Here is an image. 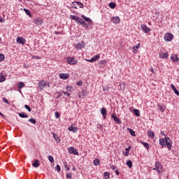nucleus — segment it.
Returning <instances> with one entry per match:
<instances>
[{"label": "nucleus", "instance_id": "f257e3e1", "mask_svg": "<svg viewBox=\"0 0 179 179\" xmlns=\"http://www.w3.org/2000/svg\"><path fill=\"white\" fill-rule=\"evenodd\" d=\"M159 145L164 148L167 146L168 149H171V139L169 137L159 139Z\"/></svg>", "mask_w": 179, "mask_h": 179}, {"label": "nucleus", "instance_id": "f03ea898", "mask_svg": "<svg viewBox=\"0 0 179 179\" xmlns=\"http://www.w3.org/2000/svg\"><path fill=\"white\" fill-rule=\"evenodd\" d=\"M152 170L157 171L160 174L163 171V165L159 162H155V167Z\"/></svg>", "mask_w": 179, "mask_h": 179}, {"label": "nucleus", "instance_id": "7ed1b4c3", "mask_svg": "<svg viewBox=\"0 0 179 179\" xmlns=\"http://www.w3.org/2000/svg\"><path fill=\"white\" fill-rule=\"evenodd\" d=\"M68 152L71 155H75L76 156H79V152L78 151V150H76L73 147H69L68 148Z\"/></svg>", "mask_w": 179, "mask_h": 179}, {"label": "nucleus", "instance_id": "20e7f679", "mask_svg": "<svg viewBox=\"0 0 179 179\" xmlns=\"http://www.w3.org/2000/svg\"><path fill=\"white\" fill-rule=\"evenodd\" d=\"M173 37H174L173 34L166 33L164 34V40H165V41H171V40H173Z\"/></svg>", "mask_w": 179, "mask_h": 179}, {"label": "nucleus", "instance_id": "39448f33", "mask_svg": "<svg viewBox=\"0 0 179 179\" xmlns=\"http://www.w3.org/2000/svg\"><path fill=\"white\" fill-rule=\"evenodd\" d=\"M66 61L69 65H76L78 64V60L75 59L73 57H67Z\"/></svg>", "mask_w": 179, "mask_h": 179}, {"label": "nucleus", "instance_id": "423d86ee", "mask_svg": "<svg viewBox=\"0 0 179 179\" xmlns=\"http://www.w3.org/2000/svg\"><path fill=\"white\" fill-rule=\"evenodd\" d=\"M141 29L144 31V33H145V34H149V33H150V29H149L148 26L143 24L141 25Z\"/></svg>", "mask_w": 179, "mask_h": 179}, {"label": "nucleus", "instance_id": "0eeeda50", "mask_svg": "<svg viewBox=\"0 0 179 179\" xmlns=\"http://www.w3.org/2000/svg\"><path fill=\"white\" fill-rule=\"evenodd\" d=\"M17 44H26V39L23 37L17 36Z\"/></svg>", "mask_w": 179, "mask_h": 179}, {"label": "nucleus", "instance_id": "6e6552de", "mask_svg": "<svg viewBox=\"0 0 179 179\" xmlns=\"http://www.w3.org/2000/svg\"><path fill=\"white\" fill-rule=\"evenodd\" d=\"M43 18L41 17H36L34 20V22L35 23V24H36L37 26H40V24H43Z\"/></svg>", "mask_w": 179, "mask_h": 179}, {"label": "nucleus", "instance_id": "1a4fd4ad", "mask_svg": "<svg viewBox=\"0 0 179 179\" xmlns=\"http://www.w3.org/2000/svg\"><path fill=\"white\" fill-rule=\"evenodd\" d=\"M45 86H47V83H45V81L44 80H43L38 83V87L41 90H43V89H44V87H45Z\"/></svg>", "mask_w": 179, "mask_h": 179}, {"label": "nucleus", "instance_id": "9d476101", "mask_svg": "<svg viewBox=\"0 0 179 179\" xmlns=\"http://www.w3.org/2000/svg\"><path fill=\"white\" fill-rule=\"evenodd\" d=\"M101 114L103 115V119L106 120V118H107V109L102 108L101 109Z\"/></svg>", "mask_w": 179, "mask_h": 179}, {"label": "nucleus", "instance_id": "9b49d317", "mask_svg": "<svg viewBox=\"0 0 179 179\" xmlns=\"http://www.w3.org/2000/svg\"><path fill=\"white\" fill-rule=\"evenodd\" d=\"M59 76L60 79H63L64 80H66V79H69V73H60Z\"/></svg>", "mask_w": 179, "mask_h": 179}, {"label": "nucleus", "instance_id": "f8f14e48", "mask_svg": "<svg viewBox=\"0 0 179 179\" xmlns=\"http://www.w3.org/2000/svg\"><path fill=\"white\" fill-rule=\"evenodd\" d=\"M111 117L115 121V122H116V124H122V122H121V120H120V118H118L115 115L112 114Z\"/></svg>", "mask_w": 179, "mask_h": 179}, {"label": "nucleus", "instance_id": "ddd939ff", "mask_svg": "<svg viewBox=\"0 0 179 179\" xmlns=\"http://www.w3.org/2000/svg\"><path fill=\"white\" fill-rule=\"evenodd\" d=\"M111 20L113 23H115V24L120 23V22L121 21L120 20V17L118 16L112 17Z\"/></svg>", "mask_w": 179, "mask_h": 179}, {"label": "nucleus", "instance_id": "4468645a", "mask_svg": "<svg viewBox=\"0 0 179 179\" xmlns=\"http://www.w3.org/2000/svg\"><path fill=\"white\" fill-rule=\"evenodd\" d=\"M81 17H82V19H84V20H85V22H87V23H89L90 24H92L93 21H92L90 18H89V17L85 16L84 15H81Z\"/></svg>", "mask_w": 179, "mask_h": 179}, {"label": "nucleus", "instance_id": "2eb2a0df", "mask_svg": "<svg viewBox=\"0 0 179 179\" xmlns=\"http://www.w3.org/2000/svg\"><path fill=\"white\" fill-rule=\"evenodd\" d=\"M85 43H78L75 45V48H76V50H82V48H85Z\"/></svg>", "mask_w": 179, "mask_h": 179}, {"label": "nucleus", "instance_id": "dca6fc26", "mask_svg": "<svg viewBox=\"0 0 179 179\" xmlns=\"http://www.w3.org/2000/svg\"><path fill=\"white\" fill-rule=\"evenodd\" d=\"M148 136L151 138V139H153V138H155V132H153V131L151 129L148 130Z\"/></svg>", "mask_w": 179, "mask_h": 179}, {"label": "nucleus", "instance_id": "f3484780", "mask_svg": "<svg viewBox=\"0 0 179 179\" xmlns=\"http://www.w3.org/2000/svg\"><path fill=\"white\" fill-rule=\"evenodd\" d=\"M68 130L70 132H73V133L78 132V127H74L73 126H70V127H69Z\"/></svg>", "mask_w": 179, "mask_h": 179}, {"label": "nucleus", "instance_id": "a211bd4d", "mask_svg": "<svg viewBox=\"0 0 179 179\" xmlns=\"http://www.w3.org/2000/svg\"><path fill=\"white\" fill-rule=\"evenodd\" d=\"M159 57L162 58V59H164V58H168L169 52H166L165 53L161 52L159 54Z\"/></svg>", "mask_w": 179, "mask_h": 179}, {"label": "nucleus", "instance_id": "6ab92c4d", "mask_svg": "<svg viewBox=\"0 0 179 179\" xmlns=\"http://www.w3.org/2000/svg\"><path fill=\"white\" fill-rule=\"evenodd\" d=\"M33 167L37 169V167H40V161L38 159H35L34 162L32 164Z\"/></svg>", "mask_w": 179, "mask_h": 179}, {"label": "nucleus", "instance_id": "aec40b11", "mask_svg": "<svg viewBox=\"0 0 179 179\" xmlns=\"http://www.w3.org/2000/svg\"><path fill=\"white\" fill-rule=\"evenodd\" d=\"M171 89H172V90H173L175 94H176V96H179V92L177 90V88H176V86H174V85L171 84Z\"/></svg>", "mask_w": 179, "mask_h": 179}, {"label": "nucleus", "instance_id": "412c9836", "mask_svg": "<svg viewBox=\"0 0 179 179\" xmlns=\"http://www.w3.org/2000/svg\"><path fill=\"white\" fill-rule=\"evenodd\" d=\"M171 61H173V62H178L179 60L176 55H172L171 57Z\"/></svg>", "mask_w": 179, "mask_h": 179}, {"label": "nucleus", "instance_id": "4be33fe9", "mask_svg": "<svg viewBox=\"0 0 179 179\" xmlns=\"http://www.w3.org/2000/svg\"><path fill=\"white\" fill-rule=\"evenodd\" d=\"M18 115L20 118H29V115L24 113V112L19 113Z\"/></svg>", "mask_w": 179, "mask_h": 179}, {"label": "nucleus", "instance_id": "5701e85b", "mask_svg": "<svg viewBox=\"0 0 179 179\" xmlns=\"http://www.w3.org/2000/svg\"><path fill=\"white\" fill-rule=\"evenodd\" d=\"M133 113L136 117H140L141 116V111L138 109H134Z\"/></svg>", "mask_w": 179, "mask_h": 179}, {"label": "nucleus", "instance_id": "b1692460", "mask_svg": "<svg viewBox=\"0 0 179 179\" xmlns=\"http://www.w3.org/2000/svg\"><path fill=\"white\" fill-rule=\"evenodd\" d=\"M25 85H24V83L23 82H19L17 83V89L20 90V89H23V87H24Z\"/></svg>", "mask_w": 179, "mask_h": 179}, {"label": "nucleus", "instance_id": "393cba45", "mask_svg": "<svg viewBox=\"0 0 179 179\" xmlns=\"http://www.w3.org/2000/svg\"><path fill=\"white\" fill-rule=\"evenodd\" d=\"M52 135L55 141H58V142H61V138H59V136H58V134H56L55 133H52Z\"/></svg>", "mask_w": 179, "mask_h": 179}, {"label": "nucleus", "instance_id": "a878e982", "mask_svg": "<svg viewBox=\"0 0 179 179\" xmlns=\"http://www.w3.org/2000/svg\"><path fill=\"white\" fill-rule=\"evenodd\" d=\"M140 143H141V145H143L144 148H145V149H149V148H150V145L148 143H145L143 141H140Z\"/></svg>", "mask_w": 179, "mask_h": 179}, {"label": "nucleus", "instance_id": "bb28decb", "mask_svg": "<svg viewBox=\"0 0 179 179\" xmlns=\"http://www.w3.org/2000/svg\"><path fill=\"white\" fill-rule=\"evenodd\" d=\"M127 131H129L130 135H131V136H136V135L135 134V131H134L132 129H130L129 127L127 128Z\"/></svg>", "mask_w": 179, "mask_h": 179}, {"label": "nucleus", "instance_id": "cd10ccee", "mask_svg": "<svg viewBox=\"0 0 179 179\" xmlns=\"http://www.w3.org/2000/svg\"><path fill=\"white\" fill-rule=\"evenodd\" d=\"M80 24H82V26H83V27H85V29H88L89 25H87V23H86V22L83 21V20H81V22H80Z\"/></svg>", "mask_w": 179, "mask_h": 179}, {"label": "nucleus", "instance_id": "c85d7f7f", "mask_svg": "<svg viewBox=\"0 0 179 179\" xmlns=\"http://www.w3.org/2000/svg\"><path fill=\"white\" fill-rule=\"evenodd\" d=\"M5 80H6L5 76L3 73H0V82L2 83V82H5Z\"/></svg>", "mask_w": 179, "mask_h": 179}, {"label": "nucleus", "instance_id": "c756f323", "mask_svg": "<svg viewBox=\"0 0 179 179\" xmlns=\"http://www.w3.org/2000/svg\"><path fill=\"white\" fill-rule=\"evenodd\" d=\"M134 52L136 53L138 50V48H141V43H138L136 45L134 46Z\"/></svg>", "mask_w": 179, "mask_h": 179}, {"label": "nucleus", "instance_id": "7c9ffc66", "mask_svg": "<svg viewBox=\"0 0 179 179\" xmlns=\"http://www.w3.org/2000/svg\"><path fill=\"white\" fill-rule=\"evenodd\" d=\"M93 164H94V166H99V164H100V159H94Z\"/></svg>", "mask_w": 179, "mask_h": 179}, {"label": "nucleus", "instance_id": "2f4dec72", "mask_svg": "<svg viewBox=\"0 0 179 179\" xmlns=\"http://www.w3.org/2000/svg\"><path fill=\"white\" fill-rule=\"evenodd\" d=\"M126 164L129 166V169H132V161L127 160Z\"/></svg>", "mask_w": 179, "mask_h": 179}, {"label": "nucleus", "instance_id": "473e14b6", "mask_svg": "<svg viewBox=\"0 0 179 179\" xmlns=\"http://www.w3.org/2000/svg\"><path fill=\"white\" fill-rule=\"evenodd\" d=\"M159 110L162 111V113H164V111H166V106H159Z\"/></svg>", "mask_w": 179, "mask_h": 179}, {"label": "nucleus", "instance_id": "72a5a7b5", "mask_svg": "<svg viewBox=\"0 0 179 179\" xmlns=\"http://www.w3.org/2000/svg\"><path fill=\"white\" fill-rule=\"evenodd\" d=\"M78 1H73L72 3V8H74L75 9H78Z\"/></svg>", "mask_w": 179, "mask_h": 179}, {"label": "nucleus", "instance_id": "f704fd0d", "mask_svg": "<svg viewBox=\"0 0 179 179\" xmlns=\"http://www.w3.org/2000/svg\"><path fill=\"white\" fill-rule=\"evenodd\" d=\"M29 122H31V124H37V120H36V119L34 118H30L28 120Z\"/></svg>", "mask_w": 179, "mask_h": 179}, {"label": "nucleus", "instance_id": "c9c22d12", "mask_svg": "<svg viewBox=\"0 0 179 179\" xmlns=\"http://www.w3.org/2000/svg\"><path fill=\"white\" fill-rule=\"evenodd\" d=\"M26 15H27L28 16H30V17H31V13L30 12V10H29V9H24Z\"/></svg>", "mask_w": 179, "mask_h": 179}, {"label": "nucleus", "instance_id": "e433bc0d", "mask_svg": "<svg viewBox=\"0 0 179 179\" xmlns=\"http://www.w3.org/2000/svg\"><path fill=\"white\" fill-rule=\"evenodd\" d=\"M115 6H116L115 3H109V8H110V9H115Z\"/></svg>", "mask_w": 179, "mask_h": 179}, {"label": "nucleus", "instance_id": "4c0bfd02", "mask_svg": "<svg viewBox=\"0 0 179 179\" xmlns=\"http://www.w3.org/2000/svg\"><path fill=\"white\" fill-rule=\"evenodd\" d=\"M103 177H105V179L110 178V173L108 172H104L103 173Z\"/></svg>", "mask_w": 179, "mask_h": 179}, {"label": "nucleus", "instance_id": "58836bf2", "mask_svg": "<svg viewBox=\"0 0 179 179\" xmlns=\"http://www.w3.org/2000/svg\"><path fill=\"white\" fill-rule=\"evenodd\" d=\"M94 61L96 62L100 59V55H96L94 57H92Z\"/></svg>", "mask_w": 179, "mask_h": 179}, {"label": "nucleus", "instance_id": "ea45409f", "mask_svg": "<svg viewBox=\"0 0 179 179\" xmlns=\"http://www.w3.org/2000/svg\"><path fill=\"white\" fill-rule=\"evenodd\" d=\"M48 159L49 162H50V163H54V157H52V156L51 155L48 156Z\"/></svg>", "mask_w": 179, "mask_h": 179}, {"label": "nucleus", "instance_id": "a19ab883", "mask_svg": "<svg viewBox=\"0 0 179 179\" xmlns=\"http://www.w3.org/2000/svg\"><path fill=\"white\" fill-rule=\"evenodd\" d=\"M55 171H57V173H59L61 171V166L57 165L55 167Z\"/></svg>", "mask_w": 179, "mask_h": 179}, {"label": "nucleus", "instance_id": "79ce46f5", "mask_svg": "<svg viewBox=\"0 0 179 179\" xmlns=\"http://www.w3.org/2000/svg\"><path fill=\"white\" fill-rule=\"evenodd\" d=\"M24 108H26V110H28L29 113L31 112V108H30V106L24 105Z\"/></svg>", "mask_w": 179, "mask_h": 179}, {"label": "nucleus", "instance_id": "37998d69", "mask_svg": "<svg viewBox=\"0 0 179 179\" xmlns=\"http://www.w3.org/2000/svg\"><path fill=\"white\" fill-rule=\"evenodd\" d=\"M64 166L66 169V171H69V166H68V163L64 162Z\"/></svg>", "mask_w": 179, "mask_h": 179}, {"label": "nucleus", "instance_id": "c03bdc74", "mask_svg": "<svg viewBox=\"0 0 179 179\" xmlns=\"http://www.w3.org/2000/svg\"><path fill=\"white\" fill-rule=\"evenodd\" d=\"M107 64V61L106 60H100L99 65H106Z\"/></svg>", "mask_w": 179, "mask_h": 179}, {"label": "nucleus", "instance_id": "a18cd8bd", "mask_svg": "<svg viewBox=\"0 0 179 179\" xmlns=\"http://www.w3.org/2000/svg\"><path fill=\"white\" fill-rule=\"evenodd\" d=\"M3 59H5V55H3L2 53H0V62H2Z\"/></svg>", "mask_w": 179, "mask_h": 179}, {"label": "nucleus", "instance_id": "49530a36", "mask_svg": "<svg viewBox=\"0 0 179 179\" xmlns=\"http://www.w3.org/2000/svg\"><path fill=\"white\" fill-rule=\"evenodd\" d=\"M77 3H78L79 8H85V6L82 3V2H80V1H77Z\"/></svg>", "mask_w": 179, "mask_h": 179}, {"label": "nucleus", "instance_id": "de8ad7c7", "mask_svg": "<svg viewBox=\"0 0 179 179\" xmlns=\"http://www.w3.org/2000/svg\"><path fill=\"white\" fill-rule=\"evenodd\" d=\"M56 94H57L56 99H59L60 97H62V94L60 92H57Z\"/></svg>", "mask_w": 179, "mask_h": 179}, {"label": "nucleus", "instance_id": "09e8293b", "mask_svg": "<svg viewBox=\"0 0 179 179\" xmlns=\"http://www.w3.org/2000/svg\"><path fill=\"white\" fill-rule=\"evenodd\" d=\"M2 100L3 103H6V104H9V101H8V99H6V98L3 97Z\"/></svg>", "mask_w": 179, "mask_h": 179}, {"label": "nucleus", "instance_id": "8fccbe9b", "mask_svg": "<svg viewBox=\"0 0 179 179\" xmlns=\"http://www.w3.org/2000/svg\"><path fill=\"white\" fill-rule=\"evenodd\" d=\"M70 17L72 19V20L76 21V19H78V16L76 15H70Z\"/></svg>", "mask_w": 179, "mask_h": 179}, {"label": "nucleus", "instance_id": "3c124183", "mask_svg": "<svg viewBox=\"0 0 179 179\" xmlns=\"http://www.w3.org/2000/svg\"><path fill=\"white\" fill-rule=\"evenodd\" d=\"M76 23H80L82 22V18L78 17L76 20Z\"/></svg>", "mask_w": 179, "mask_h": 179}, {"label": "nucleus", "instance_id": "603ef678", "mask_svg": "<svg viewBox=\"0 0 179 179\" xmlns=\"http://www.w3.org/2000/svg\"><path fill=\"white\" fill-rule=\"evenodd\" d=\"M55 118H59V117L61 116L59 115V113L58 112H55Z\"/></svg>", "mask_w": 179, "mask_h": 179}, {"label": "nucleus", "instance_id": "864d4df0", "mask_svg": "<svg viewBox=\"0 0 179 179\" xmlns=\"http://www.w3.org/2000/svg\"><path fill=\"white\" fill-rule=\"evenodd\" d=\"M76 85L78 86H82L83 85V81H78L76 83Z\"/></svg>", "mask_w": 179, "mask_h": 179}, {"label": "nucleus", "instance_id": "5fc2aeb1", "mask_svg": "<svg viewBox=\"0 0 179 179\" xmlns=\"http://www.w3.org/2000/svg\"><path fill=\"white\" fill-rule=\"evenodd\" d=\"M66 178H72V175L71 174V173H69L66 174Z\"/></svg>", "mask_w": 179, "mask_h": 179}, {"label": "nucleus", "instance_id": "6e6d98bb", "mask_svg": "<svg viewBox=\"0 0 179 179\" xmlns=\"http://www.w3.org/2000/svg\"><path fill=\"white\" fill-rule=\"evenodd\" d=\"M0 23H5V20L3 17H0Z\"/></svg>", "mask_w": 179, "mask_h": 179}, {"label": "nucleus", "instance_id": "4d7b16f0", "mask_svg": "<svg viewBox=\"0 0 179 179\" xmlns=\"http://www.w3.org/2000/svg\"><path fill=\"white\" fill-rule=\"evenodd\" d=\"M86 61H87V62H95L94 59H93V57L90 59H86Z\"/></svg>", "mask_w": 179, "mask_h": 179}, {"label": "nucleus", "instance_id": "13d9d810", "mask_svg": "<svg viewBox=\"0 0 179 179\" xmlns=\"http://www.w3.org/2000/svg\"><path fill=\"white\" fill-rule=\"evenodd\" d=\"M103 92H105L106 93H108V88L103 87Z\"/></svg>", "mask_w": 179, "mask_h": 179}, {"label": "nucleus", "instance_id": "bf43d9fd", "mask_svg": "<svg viewBox=\"0 0 179 179\" xmlns=\"http://www.w3.org/2000/svg\"><path fill=\"white\" fill-rule=\"evenodd\" d=\"M33 58H35L36 59H41V57H40L39 56H36V55H34Z\"/></svg>", "mask_w": 179, "mask_h": 179}, {"label": "nucleus", "instance_id": "052dcab7", "mask_svg": "<svg viewBox=\"0 0 179 179\" xmlns=\"http://www.w3.org/2000/svg\"><path fill=\"white\" fill-rule=\"evenodd\" d=\"M129 150H131V146H129V148H126L125 151L127 152L128 153H129Z\"/></svg>", "mask_w": 179, "mask_h": 179}, {"label": "nucleus", "instance_id": "680f3d73", "mask_svg": "<svg viewBox=\"0 0 179 179\" xmlns=\"http://www.w3.org/2000/svg\"><path fill=\"white\" fill-rule=\"evenodd\" d=\"M63 94H66V95L68 96H71V94L68 93L67 92H64V91H63Z\"/></svg>", "mask_w": 179, "mask_h": 179}, {"label": "nucleus", "instance_id": "e2e57ef3", "mask_svg": "<svg viewBox=\"0 0 179 179\" xmlns=\"http://www.w3.org/2000/svg\"><path fill=\"white\" fill-rule=\"evenodd\" d=\"M116 176H120V171H118V169L115 170Z\"/></svg>", "mask_w": 179, "mask_h": 179}, {"label": "nucleus", "instance_id": "0e129e2a", "mask_svg": "<svg viewBox=\"0 0 179 179\" xmlns=\"http://www.w3.org/2000/svg\"><path fill=\"white\" fill-rule=\"evenodd\" d=\"M129 152H125V153L124 154V156H129Z\"/></svg>", "mask_w": 179, "mask_h": 179}, {"label": "nucleus", "instance_id": "69168bd1", "mask_svg": "<svg viewBox=\"0 0 179 179\" xmlns=\"http://www.w3.org/2000/svg\"><path fill=\"white\" fill-rule=\"evenodd\" d=\"M71 88H72V87H71V86H67V87H66V90H71Z\"/></svg>", "mask_w": 179, "mask_h": 179}, {"label": "nucleus", "instance_id": "338daca9", "mask_svg": "<svg viewBox=\"0 0 179 179\" xmlns=\"http://www.w3.org/2000/svg\"><path fill=\"white\" fill-rule=\"evenodd\" d=\"M110 169H112V170H114V171H115V166H112L110 167Z\"/></svg>", "mask_w": 179, "mask_h": 179}, {"label": "nucleus", "instance_id": "774afa93", "mask_svg": "<svg viewBox=\"0 0 179 179\" xmlns=\"http://www.w3.org/2000/svg\"><path fill=\"white\" fill-rule=\"evenodd\" d=\"M161 135H162V136H166V134H164V131H161Z\"/></svg>", "mask_w": 179, "mask_h": 179}]
</instances>
